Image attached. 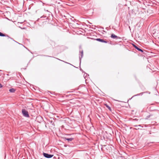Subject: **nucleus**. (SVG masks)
<instances>
[{
	"mask_svg": "<svg viewBox=\"0 0 159 159\" xmlns=\"http://www.w3.org/2000/svg\"><path fill=\"white\" fill-rule=\"evenodd\" d=\"M22 112L24 116L26 117H29V115L28 111H26L25 109H22Z\"/></svg>",
	"mask_w": 159,
	"mask_h": 159,
	"instance_id": "1",
	"label": "nucleus"
},
{
	"mask_svg": "<svg viewBox=\"0 0 159 159\" xmlns=\"http://www.w3.org/2000/svg\"><path fill=\"white\" fill-rule=\"evenodd\" d=\"M43 156L44 157L46 158H50L52 157L53 156V155L52 154H49L47 153H43Z\"/></svg>",
	"mask_w": 159,
	"mask_h": 159,
	"instance_id": "2",
	"label": "nucleus"
},
{
	"mask_svg": "<svg viewBox=\"0 0 159 159\" xmlns=\"http://www.w3.org/2000/svg\"><path fill=\"white\" fill-rule=\"evenodd\" d=\"M80 54L79 58V61H80V65L81 63V60L82 58L83 57V51L82 50L81 51H80Z\"/></svg>",
	"mask_w": 159,
	"mask_h": 159,
	"instance_id": "3",
	"label": "nucleus"
},
{
	"mask_svg": "<svg viewBox=\"0 0 159 159\" xmlns=\"http://www.w3.org/2000/svg\"><path fill=\"white\" fill-rule=\"evenodd\" d=\"M0 36L1 37H4V36H7V37L9 38H10V39H12L15 42H16L18 43V44H20L18 42H16V41H15L12 38H10L9 36H8V35H6L5 34H4L1 32H0Z\"/></svg>",
	"mask_w": 159,
	"mask_h": 159,
	"instance_id": "4",
	"label": "nucleus"
},
{
	"mask_svg": "<svg viewBox=\"0 0 159 159\" xmlns=\"http://www.w3.org/2000/svg\"><path fill=\"white\" fill-rule=\"evenodd\" d=\"M63 139L65 141H67L68 142H71L74 139V138H66V137H63Z\"/></svg>",
	"mask_w": 159,
	"mask_h": 159,
	"instance_id": "5",
	"label": "nucleus"
},
{
	"mask_svg": "<svg viewBox=\"0 0 159 159\" xmlns=\"http://www.w3.org/2000/svg\"><path fill=\"white\" fill-rule=\"evenodd\" d=\"M96 40L102 43H107V42L106 40H104V39H101L100 38L96 39Z\"/></svg>",
	"mask_w": 159,
	"mask_h": 159,
	"instance_id": "6",
	"label": "nucleus"
},
{
	"mask_svg": "<svg viewBox=\"0 0 159 159\" xmlns=\"http://www.w3.org/2000/svg\"><path fill=\"white\" fill-rule=\"evenodd\" d=\"M111 38H112V39H121V38L118 37L116 35L114 34H111Z\"/></svg>",
	"mask_w": 159,
	"mask_h": 159,
	"instance_id": "7",
	"label": "nucleus"
},
{
	"mask_svg": "<svg viewBox=\"0 0 159 159\" xmlns=\"http://www.w3.org/2000/svg\"><path fill=\"white\" fill-rule=\"evenodd\" d=\"M15 90H16L13 88L9 90V92L11 93H14L15 92Z\"/></svg>",
	"mask_w": 159,
	"mask_h": 159,
	"instance_id": "8",
	"label": "nucleus"
},
{
	"mask_svg": "<svg viewBox=\"0 0 159 159\" xmlns=\"http://www.w3.org/2000/svg\"><path fill=\"white\" fill-rule=\"evenodd\" d=\"M138 93V94H137L136 95H134V96H139L140 95H142L143 93Z\"/></svg>",
	"mask_w": 159,
	"mask_h": 159,
	"instance_id": "9",
	"label": "nucleus"
},
{
	"mask_svg": "<svg viewBox=\"0 0 159 159\" xmlns=\"http://www.w3.org/2000/svg\"><path fill=\"white\" fill-rule=\"evenodd\" d=\"M40 18H46V19H48V17L44 15H43V16L40 17Z\"/></svg>",
	"mask_w": 159,
	"mask_h": 159,
	"instance_id": "10",
	"label": "nucleus"
},
{
	"mask_svg": "<svg viewBox=\"0 0 159 159\" xmlns=\"http://www.w3.org/2000/svg\"><path fill=\"white\" fill-rule=\"evenodd\" d=\"M139 51H140L142 52H143V51L142 49L140 48H138V49H137Z\"/></svg>",
	"mask_w": 159,
	"mask_h": 159,
	"instance_id": "11",
	"label": "nucleus"
},
{
	"mask_svg": "<svg viewBox=\"0 0 159 159\" xmlns=\"http://www.w3.org/2000/svg\"><path fill=\"white\" fill-rule=\"evenodd\" d=\"M49 121L50 122V123L52 124V125L54 126H55V125L54 124V123L53 122V120H50Z\"/></svg>",
	"mask_w": 159,
	"mask_h": 159,
	"instance_id": "12",
	"label": "nucleus"
},
{
	"mask_svg": "<svg viewBox=\"0 0 159 159\" xmlns=\"http://www.w3.org/2000/svg\"><path fill=\"white\" fill-rule=\"evenodd\" d=\"M152 116V115H150L148 116H147L146 118H145L146 119H148V118H149L150 116Z\"/></svg>",
	"mask_w": 159,
	"mask_h": 159,
	"instance_id": "13",
	"label": "nucleus"
},
{
	"mask_svg": "<svg viewBox=\"0 0 159 159\" xmlns=\"http://www.w3.org/2000/svg\"><path fill=\"white\" fill-rule=\"evenodd\" d=\"M106 107L110 110H111V108L107 105H106Z\"/></svg>",
	"mask_w": 159,
	"mask_h": 159,
	"instance_id": "14",
	"label": "nucleus"
},
{
	"mask_svg": "<svg viewBox=\"0 0 159 159\" xmlns=\"http://www.w3.org/2000/svg\"><path fill=\"white\" fill-rule=\"evenodd\" d=\"M153 143V142H150V143H148L146 145H149L150 143Z\"/></svg>",
	"mask_w": 159,
	"mask_h": 159,
	"instance_id": "15",
	"label": "nucleus"
},
{
	"mask_svg": "<svg viewBox=\"0 0 159 159\" xmlns=\"http://www.w3.org/2000/svg\"><path fill=\"white\" fill-rule=\"evenodd\" d=\"M144 93H148L149 94H150V93L148 91H146V92H144Z\"/></svg>",
	"mask_w": 159,
	"mask_h": 159,
	"instance_id": "16",
	"label": "nucleus"
},
{
	"mask_svg": "<svg viewBox=\"0 0 159 159\" xmlns=\"http://www.w3.org/2000/svg\"><path fill=\"white\" fill-rule=\"evenodd\" d=\"M134 48H135L136 49H138V48H139V47H138L136 45V46L134 47Z\"/></svg>",
	"mask_w": 159,
	"mask_h": 159,
	"instance_id": "17",
	"label": "nucleus"
},
{
	"mask_svg": "<svg viewBox=\"0 0 159 159\" xmlns=\"http://www.w3.org/2000/svg\"><path fill=\"white\" fill-rule=\"evenodd\" d=\"M42 56H46L47 57H50V56H48V55H42Z\"/></svg>",
	"mask_w": 159,
	"mask_h": 159,
	"instance_id": "18",
	"label": "nucleus"
},
{
	"mask_svg": "<svg viewBox=\"0 0 159 159\" xmlns=\"http://www.w3.org/2000/svg\"><path fill=\"white\" fill-rule=\"evenodd\" d=\"M85 74L86 75H85V74L84 75V76H85V77L88 75V74L86 73H85Z\"/></svg>",
	"mask_w": 159,
	"mask_h": 159,
	"instance_id": "19",
	"label": "nucleus"
},
{
	"mask_svg": "<svg viewBox=\"0 0 159 159\" xmlns=\"http://www.w3.org/2000/svg\"><path fill=\"white\" fill-rule=\"evenodd\" d=\"M132 45L134 48V47L136 46V45L133 43L132 44Z\"/></svg>",
	"mask_w": 159,
	"mask_h": 159,
	"instance_id": "20",
	"label": "nucleus"
},
{
	"mask_svg": "<svg viewBox=\"0 0 159 159\" xmlns=\"http://www.w3.org/2000/svg\"><path fill=\"white\" fill-rule=\"evenodd\" d=\"M2 85L0 83V88H1L2 87Z\"/></svg>",
	"mask_w": 159,
	"mask_h": 159,
	"instance_id": "21",
	"label": "nucleus"
},
{
	"mask_svg": "<svg viewBox=\"0 0 159 159\" xmlns=\"http://www.w3.org/2000/svg\"><path fill=\"white\" fill-rule=\"evenodd\" d=\"M138 126H140V127H143V126H142L141 125H138Z\"/></svg>",
	"mask_w": 159,
	"mask_h": 159,
	"instance_id": "22",
	"label": "nucleus"
},
{
	"mask_svg": "<svg viewBox=\"0 0 159 159\" xmlns=\"http://www.w3.org/2000/svg\"><path fill=\"white\" fill-rule=\"evenodd\" d=\"M69 64L70 65H72V66H73L74 67H76L75 66H73V65H72L71 64H70V63H69Z\"/></svg>",
	"mask_w": 159,
	"mask_h": 159,
	"instance_id": "23",
	"label": "nucleus"
},
{
	"mask_svg": "<svg viewBox=\"0 0 159 159\" xmlns=\"http://www.w3.org/2000/svg\"><path fill=\"white\" fill-rule=\"evenodd\" d=\"M135 120H138V119H134Z\"/></svg>",
	"mask_w": 159,
	"mask_h": 159,
	"instance_id": "24",
	"label": "nucleus"
},
{
	"mask_svg": "<svg viewBox=\"0 0 159 159\" xmlns=\"http://www.w3.org/2000/svg\"><path fill=\"white\" fill-rule=\"evenodd\" d=\"M134 126H135V127H137V126H138V125H134Z\"/></svg>",
	"mask_w": 159,
	"mask_h": 159,
	"instance_id": "25",
	"label": "nucleus"
},
{
	"mask_svg": "<svg viewBox=\"0 0 159 159\" xmlns=\"http://www.w3.org/2000/svg\"><path fill=\"white\" fill-rule=\"evenodd\" d=\"M80 70H81V71H83L81 69H80Z\"/></svg>",
	"mask_w": 159,
	"mask_h": 159,
	"instance_id": "26",
	"label": "nucleus"
}]
</instances>
